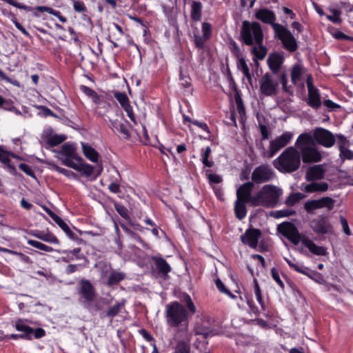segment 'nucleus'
Listing matches in <instances>:
<instances>
[{
  "label": "nucleus",
  "instance_id": "1",
  "mask_svg": "<svg viewBox=\"0 0 353 353\" xmlns=\"http://www.w3.org/2000/svg\"><path fill=\"white\" fill-rule=\"evenodd\" d=\"M263 32L261 24L257 21H244L240 30V41L248 46L256 45L251 50L254 61L263 60L268 53V49L263 44Z\"/></svg>",
  "mask_w": 353,
  "mask_h": 353
},
{
  "label": "nucleus",
  "instance_id": "2",
  "mask_svg": "<svg viewBox=\"0 0 353 353\" xmlns=\"http://www.w3.org/2000/svg\"><path fill=\"white\" fill-rule=\"evenodd\" d=\"M184 300L187 308L176 301L166 305L165 317L168 327L172 328L184 327L185 330L188 328L189 319L196 313V308L189 294L185 295Z\"/></svg>",
  "mask_w": 353,
  "mask_h": 353
},
{
  "label": "nucleus",
  "instance_id": "3",
  "mask_svg": "<svg viewBox=\"0 0 353 353\" xmlns=\"http://www.w3.org/2000/svg\"><path fill=\"white\" fill-rule=\"evenodd\" d=\"M59 154L61 163L68 168H72L79 172L82 176L90 177L94 174V167L84 162L79 156L74 143L66 142L61 145Z\"/></svg>",
  "mask_w": 353,
  "mask_h": 353
},
{
  "label": "nucleus",
  "instance_id": "4",
  "mask_svg": "<svg viewBox=\"0 0 353 353\" xmlns=\"http://www.w3.org/2000/svg\"><path fill=\"white\" fill-rule=\"evenodd\" d=\"M277 230L279 233L294 245H297L301 241L313 254L325 256L327 254L326 248L317 245L306 237L302 238L296 225L291 222L285 221L279 224Z\"/></svg>",
  "mask_w": 353,
  "mask_h": 353
},
{
  "label": "nucleus",
  "instance_id": "5",
  "mask_svg": "<svg viewBox=\"0 0 353 353\" xmlns=\"http://www.w3.org/2000/svg\"><path fill=\"white\" fill-rule=\"evenodd\" d=\"M300 165V152L293 146L287 148L274 161V166L282 173H292L298 170Z\"/></svg>",
  "mask_w": 353,
  "mask_h": 353
},
{
  "label": "nucleus",
  "instance_id": "6",
  "mask_svg": "<svg viewBox=\"0 0 353 353\" xmlns=\"http://www.w3.org/2000/svg\"><path fill=\"white\" fill-rule=\"evenodd\" d=\"M281 194V190L276 186L270 184L265 185L254 194V206L273 208L278 204Z\"/></svg>",
  "mask_w": 353,
  "mask_h": 353
},
{
  "label": "nucleus",
  "instance_id": "7",
  "mask_svg": "<svg viewBox=\"0 0 353 353\" xmlns=\"http://www.w3.org/2000/svg\"><path fill=\"white\" fill-rule=\"evenodd\" d=\"M79 301L84 308L90 310L91 304L97 297V290L92 282L86 279H81L77 287Z\"/></svg>",
  "mask_w": 353,
  "mask_h": 353
},
{
  "label": "nucleus",
  "instance_id": "8",
  "mask_svg": "<svg viewBox=\"0 0 353 353\" xmlns=\"http://www.w3.org/2000/svg\"><path fill=\"white\" fill-rule=\"evenodd\" d=\"M274 31L275 37L282 43L283 48L290 52L298 49L297 42L290 31L281 24H274Z\"/></svg>",
  "mask_w": 353,
  "mask_h": 353
},
{
  "label": "nucleus",
  "instance_id": "9",
  "mask_svg": "<svg viewBox=\"0 0 353 353\" xmlns=\"http://www.w3.org/2000/svg\"><path fill=\"white\" fill-rule=\"evenodd\" d=\"M284 260L294 271L307 276L318 283L321 284L324 282L323 276L320 272L305 267L303 263L298 262L295 259L291 260L286 257L284 258Z\"/></svg>",
  "mask_w": 353,
  "mask_h": 353
},
{
  "label": "nucleus",
  "instance_id": "10",
  "mask_svg": "<svg viewBox=\"0 0 353 353\" xmlns=\"http://www.w3.org/2000/svg\"><path fill=\"white\" fill-rule=\"evenodd\" d=\"M259 90L264 96H275L279 92V81L273 79L270 72H266L259 79Z\"/></svg>",
  "mask_w": 353,
  "mask_h": 353
},
{
  "label": "nucleus",
  "instance_id": "11",
  "mask_svg": "<svg viewBox=\"0 0 353 353\" xmlns=\"http://www.w3.org/2000/svg\"><path fill=\"white\" fill-rule=\"evenodd\" d=\"M312 231L318 235L332 234L334 228L327 216L321 214L313 219L310 223Z\"/></svg>",
  "mask_w": 353,
  "mask_h": 353
},
{
  "label": "nucleus",
  "instance_id": "12",
  "mask_svg": "<svg viewBox=\"0 0 353 353\" xmlns=\"http://www.w3.org/2000/svg\"><path fill=\"white\" fill-rule=\"evenodd\" d=\"M274 177L273 169L267 164L257 166L253 170L251 179L253 184H261L271 181Z\"/></svg>",
  "mask_w": 353,
  "mask_h": 353
},
{
  "label": "nucleus",
  "instance_id": "13",
  "mask_svg": "<svg viewBox=\"0 0 353 353\" xmlns=\"http://www.w3.org/2000/svg\"><path fill=\"white\" fill-rule=\"evenodd\" d=\"M313 137L317 143L325 148H331L336 142L335 137L332 132L321 127L314 130Z\"/></svg>",
  "mask_w": 353,
  "mask_h": 353
},
{
  "label": "nucleus",
  "instance_id": "14",
  "mask_svg": "<svg viewBox=\"0 0 353 353\" xmlns=\"http://www.w3.org/2000/svg\"><path fill=\"white\" fill-rule=\"evenodd\" d=\"M261 234L262 232L259 229L250 227L241 236V241L244 245L249 246L250 248L256 249Z\"/></svg>",
  "mask_w": 353,
  "mask_h": 353
},
{
  "label": "nucleus",
  "instance_id": "15",
  "mask_svg": "<svg viewBox=\"0 0 353 353\" xmlns=\"http://www.w3.org/2000/svg\"><path fill=\"white\" fill-rule=\"evenodd\" d=\"M293 134L285 132L270 143V157H272L279 150L286 146L291 141Z\"/></svg>",
  "mask_w": 353,
  "mask_h": 353
},
{
  "label": "nucleus",
  "instance_id": "16",
  "mask_svg": "<svg viewBox=\"0 0 353 353\" xmlns=\"http://www.w3.org/2000/svg\"><path fill=\"white\" fill-rule=\"evenodd\" d=\"M254 187L253 182L248 181L242 184L236 190V200L247 202L254 206V194L252 195V191Z\"/></svg>",
  "mask_w": 353,
  "mask_h": 353
},
{
  "label": "nucleus",
  "instance_id": "17",
  "mask_svg": "<svg viewBox=\"0 0 353 353\" xmlns=\"http://www.w3.org/2000/svg\"><path fill=\"white\" fill-rule=\"evenodd\" d=\"M299 152L301 158L305 163H318L322 159L321 152L314 145L301 148V151Z\"/></svg>",
  "mask_w": 353,
  "mask_h": 353
},
{
  "label": "nucleus",
  "instance_id": "18",
  "mask_svg": "<svg viewBox=\"0 0 353 353\" xmlns=\"http://www.w3.org/2000/svg\"><path fill=\"white\" fill-rule=\"evenodd\" d=\"M284 62V57L279 52L270 53L267 59L268 66L272 74H278Z\"/></svg>",
  "mask_w": 353,
  "mask_h": 353
},
{
  "label": "nucleus",
  "instance_id": "19",
  "mask_svg": "<svg viewBox=\"0 0 353 353\" xmlns=\"http://www.w3.org/2000/svg\"><path fill=\"white\" fill-rule=\"evenodd\" d=\"M194 330L195 335L201 336L203 339L214 335V329L212 323L205 319L196 324Z\"/></svg>",
  "mask_w": 353,
  "mask_h": 353
},
{
  "label": "nucleus",
  "instance_id": "20",
  "mask_svg": "<svg viewBox=\"0 0 353 353\" xmlns=\"http://www.w3.org/2000/svg\"><path fill=\"white\" fill-rule=\"evenodd\" d=\"M152 261L155 265L156 270H157L158 274L164 279L168 277V274L172 270L170 265L161 256H152Z\"/></svg>",
  "mask_w": 353,
  "mask_h": 353
},
{
  "label": "nucleus",
  "instance_id": "21",
  "mask_svg": "<svg viewBox=\"0 0 353 353\" xmlns=\"http://www.w3.org/2000/svg\"><path fill=\"white\" fill-rule=\"evenodd\" d=\"M255 17L265 23L270 24L273 29L274 24H279L274 22L276 21L274 12L267 8H261L257 10L255 13Z\"/></svg>",
  "mask_w": 353,
  "mask_h": 353
},
{
  "label": "nucleus",
  "instance_id": "22",
  "mask_svg": "<svg viewBox=\"0 0 353 353\" xmlns=\"http://www.w3.org/2000/svg\"><path fill=\"white\" fill-rule=\"evenodd\" d=\"M325 176V170L322 165H314L306 172L305 179L307 181H316L321 180Z\"/></svg>",
  "mask_w": 353,
  "mask_h": 353
},
{
  "label": "nucleus",
  "instance_id": "23",
  "mask_svg": "<svg viewBox=\"0 0 353 353\" xmlns=\"http://www.w3.org/2000/svg\"><path fill=\"white\" fill-rule=\"evenodd\" d=\"M110 127L114 132H118L121 134V138L125 140L130 139L131 133L125 123L119 121L118 119L110 120Z\"/></svg>",
  "mask_w": 353,
  "mask_h": 353
},
{
  "label": "nucleus",
  "instance_id": "24",
  "mask_svg": "<svg viewBox=\"0 0 353 353\" xmlns=\"http://www.w3.org/2000/svg\"><path fill=\"white\" fill-rule=\"evenodd\" d=\"M307 91L308 95L307 98L305 99L306 103L314 110L319 109L322 105L319 90L318 88H315Z\"/></svg>",
  "mask_w": 353,
  "mask_h": 353
},
{
  "label": "nucleus",
  "instance_id": "25",
  "mask_svg": "<svg viewBox=\"0 0 353 353\" xmlns=\"http://www.w3.org/2000/svg\"><path fill=\"white\" fill-rule=\"evenodd\" d=\"M305 185L303 190L307 193L324 192L329 188V184L326 182L310 181Z\"/></svg>",
  "mask_w": 353,
  "mask_h": 353
},
{
  "label": "nucleus",
  "instance_id": "26",
  "mask_svg": "<svg viewBox=\"0 0 353 353\" xmlns=\"http://www.w3.org/2000/svg\"><path fill=\"white\" fill-rule=\"evenodd\" d=\"M82 152L90 161L97 163L99 160V152L88 143H81Z\"/></svg>",
  "mask_w": 353,
  "mask_h": 353
},
{
  "label": "nucleus",
  "instance_id": "27",
  "mask_svg": "<svg viewBox=\"0 0 353 353\" xmlns=\"http://www.w3.org/2000/svg\"><path fill=\"white\" fill-rule=\"evenodd\" d=\"M314 137H312L309 133L304 132L301 134L296 142L295 145L299 151H301V148H307L314 145Z\"/></svg>",
  "mask_w": 353,
  "mask_h": 353
},
{
  "label": "nucleus",
  "instance_id": "28",
  "mask_svg": "<svg viewBox=\"0 0 353 353\" xmlns=\"http://www.w3.org/2000/svg\"><path fill=\"white\" fill-rule=\"evenodd\" d=\"M125 300L121 302H117L114 305L109 307L105 312L101 314V318H110L112 319L117 316L125 305Z\"/></svg>",
  "mask_w": 353,
  "mask_h": 353
},
{
  "label": "nucleus",
  "instance_id": "29",
  "mask_svg": "<svg viewBox=\"0 0 353 353\" xmlns=\"http://www.w3.org/2000/svg\"><path fill=\"white\" fill-rule=\"evenodd\" d=\"M202 3L199 1H192L190 4V18L193 22H198L202 17Z\"/></svg>",
  "mask_w": 353,
  "mask_h": 353
},
{
  "label": "nucleus",
  "instance_id": "30",
  "mask_svg": "<svg viewBox=\"0 0 353 353\" xmlns=\"http://www.w3.org/2000/svg\"><path fill=\"white\" fill-rule=\"evenodd\" d=\"M15 329L22 332L25 340H32L33 328L26 325L23 320L18 319L14 325Z\"/></svg>",
  "mask_w": 353,
  "mask_h": 353
},
{
  "label": "nucleus",
  "instance_id": "31",
  "mask_svg": "<svg viewBox=\"0 0 353 353\" xmlns=\"http://www.w3.org/2000/svg\"><path fill=\"white\" fill-rule=\"evenodd\" d=\"M79 90L88 97L90 98L94 104L97 105L101 104L102 97L99 95L95 90L85 85H81L79 86Z\"/></svg>",
  "mask_w": 353,
  "mask_h": 353
},
{
  "label": "nucleus",
  "instance_id": "32",
  "mask_svg": "<svg viewBox=\"0 0 353 353\" xmlns=\"http://www.w3.org/2000/svg\"><path fill=\"white\" fill-rule=\"evenodd\" d=\"M32 235L37 239L43 241L47 243L58 244L59 243V239L52 233L48 232L44 233L39 230H36Z\"/></svg>",
  "mask_w": 353,
  "mask_h": 353
},
{
  "label": "nucleus",
  "instance_id": "33",
  "mask_svg": "<svg viewBox=\"0 0 353 353\" xmlns=\"http://www.w3.org/2000/svg\"><path fill=\"white\" fill-rule=\"evenodd\" d=\"M247 202H243L241 201L236 200L234 204V213L236 217L239 220L243 219L247 214V208H246Z\"/></svg>",
  "mask_w": 353,
  "mask_h": 353
},
{
  "label": "nucleus",
  "instance_id": "34",
  "mask_svg": "<svg viewBox=\"0 0 353 353\" xmlns=\"http://www.w3.org/2000/svg\"><path fill=\"white\" fill-rule=\"evenodd\" d=\"M253 283H254V293L255 294L256 299L257 302L259 303L261 310L263 312H266L267 306L265 303L264 299H263L262 292H261V288L259 286V284L258 283V281L256 279H254L253 281Z\"/></svg>",
  "mask_w": 353,
  "mask_h": 353
},
{
  "label": "nucleus",
  "instance_id": "35",
  "mask_svg": "<svg viewBox=\"0 0 353 353\" xmlns=\"http://www.w3.org/2000/svg\"><path fill=\"white\" fill-rule=\"evenodd\" d=\"M125 277V274L121 272L113 271L110 273L107 281L108 286H114L119 284Z\"/></svg>",
  "mask_w": 353,
  "mask_h": 353
},
{
  "label": "nucleus",
  "instance_id": "36",
  "mask_svg": "<svg viewBox=\"0 0 353 353\" xmlns=\"http://www.w3.org/2000/svg\"><path fill=\"white\" fill-rule=\"evenodd\" d=\"M303 66L301 64H294L291 69V81L292 84L296 85L301 80V77L303 73Z\"/></svg>",
  "mask_w": 353,
  "mask_h": 353
},
{
  "label": "nucleus",
  "instance_id": "37",
  "mask_svg": "<svg viewBox=\"0 0 353 353\" xmlns=\"http://www.w3.org/2000/svg\"><path fill=\"white\" fill-rule=\"evenodd\" d=\"M66 139L65 135L62 134H49L44 139L48 145L51 147L57 146L63 143Z\"/></svg>",
  "mask_w": 353,
  "mask_h": 353
},
{
  "label": "nucleus",
  "instance_id": "38",
  "mask_svg": "<svg viewBox=\"0 0 353 353\" xmlns=\"http://www.w3.org/2000/svg\"><path fill=\"white\" fill-rule=\"evenodd\" d=\"M236 66L237 68L243 72V75L249 81L252 80V74L250 72V69L247 65L245 59L241 56L239 58H236Z\"/></svg>",
  "mask_w": 353,
  "mask_h": 353
},
{
  "label": "nucleus",
  "instance_id": "39",
  "mask_svg": "<svg viewBox=\"0 0 353 353\" xmlns=\"http://www.w3.org/2000/svg\"><path fill=\"white\" fill-rule=\"evenodd\" d=\"M274 75L276 76V79L275 81H278L279 84H281L283 91L285 93H290V86L288 85V80L286 71H281L280 72L278 73V74Z\"/></svg>",
  "mask_w": 353,
  "mask_h": 353
},
{
  "label": "nucleus",
  "instance_id": "40",
  "mask_svg": "<svg viewBox=\"0 0 353 353\" xmlns=\"http://www.w3.org/2000/svg\"><path fill=\"white\" fill-rule=\"evenodd\" d=\"M319 209L326 208L328 211H331L334 208L336 201L330 196H323L317 199Z\"/></svg>",
  "mask_w": 353,
  "mask_h": 353
},
{
  "label": "nucleus",
  "instance_id": "41",
  "mask_svg": "<svg viewBox=\"0 0 353 353\" xmlns=\"http://www.w3.org/2000/svg\"><path fill=\"white\" fill-rule=\"evenodd\" d=\"M120 225L122 229L134 241H136L137 243H140L143 246H145L146 245L142 237L139 234L134 232V231L128 228L124 223H121Z\"/></svg>",
  "mask_w": 353,
  "mask_h": 353
},
{
  "label": "nucleus",
  "instance_id": "42",
  "mask_svg": "<svg viewBox=\"0 0 353 353\" xmlns=\"http://www.w3.org/2000/svg\"><path fill=\"white\" fill-rule=\"evenodd\" d=\"M73 9L76 12L81 13L83 19H85L88 12V8L83 1H74Z\"/></svg>",
  "mask_w": 353,
  "mask_h": 353
},
{
  "label": "nucleus",
  "instance_id": "43",
  "mask_svg": "<svg viewBox=\"0 0 353 353\" xmlns=\"http://www.w3.org/2000/svg\"><path fill=\"white\" fill-rule=\"evenodd\" d=\"M46 212L50 216V218L63 230V231L68 226V224L59 216H58L51 210L47 208Z\"/></svg>",
  "mask_w": 353,
  "mask_h": 353
},
{
  "label": "nucleus",
  "instance_id": "44",
  "mask_svg": "<svg viewBox=\"0 0 353 353\" xmlns=\"http://www.w3.org/2000/svg\"><path fill=\"white\" fill-rule=\"evenodd\" d=\"M27 243L28 245L44 252H52L54 251V249L52 247L35 240L28 239Z\"/></svg>",
  "mask_w": 353,
  "mask_h": 353
},
{
  "label": "nucleus",
  "instance_id": "45",
  "mask_svg": "<svg viewBox=\"0 0 353 353\" xmlns=\"http://www.w3.org/2000/svg\"><path fill=\"white\" fill-rule=\"evenodd\" d=\"M211 152L212 150L210 146L204 149L201 161L205 167L212 168L214 164L213 161L209 160Z\"/></svg>",
  "mask_w": 353,
  "mask_h": 353
},
{
  "label": "nucleus",
  "instance_id": "46",
  "mask_svg": "<svg viewBox=\"0 0 353 353\" xmlns=\"http://www.w3.org/2000/svg\"><path fill=\"white\" fill-rule=\"evenodd\" d=\"M114 207L117 212V213L123 217L124 219L128 221L130 219V216L128 213V209L123 205L117 203V201H114Z\"/></svg>",
  "mask_w": 353,
  "mask_h": 353
},
{
  "label": "nucleus",
  "instance_id": "47",
  "mask_svg": "<svg viewBox=\"0 0 353 353\" xmlns=\"http://www.w3.org/2000/svg\"><path fill=\"white\" fill-rule=\"evenodd\" d=\"M114 97L119 103L121 108L130 103V100L125 92L116 91L114 92Z\"/></svg>",
  "mask_w": 353,
  "mask_h": 353
},
{
  "label": "nucleus",
  "instance_id": "48",
  "mask_svg": "<svg viewBox=\"0 0 353 353\" xmlns=\"http://www.w3.org/2000/svg\"><path fill=\"white\" fill-rule=\"evenodd\" d=\"M330 12L333 15H327L326 18L334 24H341L342 23V19L340 17L341 14V11L337 9H331Z\"/></svg>",
  "mask_w": 353,
  "mask_h": 353
},
{
  "label": "nucleus",
  "instance_id": "49",
  "mask_svg": "<svg viewBox=\"0 0 353 353\" xmlns=\"http://www.w3.org/2000/svg\"><path fill=\"white\" fill-rule=\"evenodd\" d=\"M234 98L236 104V110L240 116L243 117L245 115V109L243 105V100L237 91L236 93L235 94Z\"/></svg>",
  "mask_w": 353,
  "mask_h": 353
},
{
  "label": "nucleus",
  "instance_id": "50",
  "mask_svg": "<svg viewBox=\"0 0 353 353\" xmlns=\"http://www.w3.org/2000/svg\"><path fill=\"white\" fill-rule=\"evenodd\" d=\"M302 198L303 195L301 193H291L286 199L285 204L288 206H294Z\"/></svg>",
  "mask_w": 353,
  "mask_h": 353
},
{
  "label": "nucleus",
  "instance_id": "51",
  "mask_svg": "<svg viewBox=\"0 0 353 353\" xmlns=\"http://www.w3.org/2000/svg\"><path fill=\"white\" fill-rule=\"evenodd\" d=\"M304 209L308 214H312L314 210L319 209L317 199L307 201L304 204Z\"/></svg>",
  "mask_w": 353,
  "mask_h": 353
},
{
  "label": "nucleus",
  "instance_id": "52",
  "mask_svg": "<svg viewBox=\"0 0 353 353\" xmlns=\"http://www.w3.org/2000/svg\"><path fill=\"white\" fill-rule=\"evenodd\" d=\"M52 169L54 170L57 171V172L63 174L64 176H67L68 178H76L77 177V174L74 172L67 170L65 168H61L57 165L53 164Z\"/></svg>",
  "mask_w": 353,
  "mask_h": 353
},
{
  "label": "nucleus",
  "instance_id": "53",
  "mask_svg": "<svg viewBox=\"0 0 353 353\" xmlns=\"http://www.w3.org/2000/svg\"><path fill=\"white\" fill-rule=\"evenodd\" d=\"M247 304L249 307V314L250 315H254L255 317L260 316V310L258 307L254 304V301L251 299H247Z\"/></svg>",
  "mask_w": 353,
  "mask_h": 353
},
{
  "label": "nucleus",
  "instance_id": "54",
  "mask_svg": "<svg viewBox=\"0 0 353 353\" xmlns=\"http://www.w3.org/2000/svg\"><path fill=\"white\" fill-rule=\"evenodd\" d=\"M203 37L209 40L212 37V27L208 22H203L201 26Z\"/></svg>",
  "mask_w": 353,
  "mask_h": 353
},
{
  "label": "nucleus",
  "instance_id": "55",
  "mask_svg": "<svg viewBox=\"0 0 353 353\" xmlns=\"http://www.w3.org/2000/svg\"><path fill=\"white\" fill-rule=\"evenodd\" d=\"M205 174L210 183H220L223 181V179L220 175L211 173L210 170L205 171Z\"/></svg>",
  "mask_w": 353,
  "mask_h": 353
},
{
  "label": "nucleus",
  "instance_id": "56",
  "mask_svg": "<svg viewBox=\"0 0 353 353\" xmlns=\"http://www.w3.org/2000/svg\"><path fill=\"white\" fill-rule=\"evenodd\" d=\"M112 26L117 32H112L111 36L115 41H119L124 35V31L122 27L116 23H113Z\"/></svg>",
  "mask_w": 353,
  "mask_h": 353
},
{
  "label": "nucleus",
  "instance_id": "57",
  "mask_svg": "<svg viewBox=\"0 0 353 353\" xmlns=\"http://www.w3.org/2000/svg\"><path fill=\"white\" fill-rule=\"evenodd\" d=\"M339 157L342 161L344 160H352L353 159V151L345 148L339 150Z\"/></svg>",
  "mask_w": 353,
  "mask_h": 353
},
{
  "label": "nucleus",
  "instance_id": "58",
  "mask_svg": "<svg viewBox=\"0 0 353 353\" xmlns=\"http://www.w3.org/2000/svg\"><path fill=\"white\" fill-rule=\"evenodd\" d=\"M175 353H190V347L185 342H179L176 345Z\"/></svg>",
  "mask_w": 353,
  "mask_h": 353
},
{
  "label": "nucleus",
  "instance_id": "59",
  "mask_svg": "<svg viewBox=\"0 0 353 353\" xmlns=\"http://www.w3.org/2000/svg\"><path fill=\"white\" fill-rule=\"evenodd\" d=\"M206 41H208V39L203 36L194 35V43L195 45V47L199 49L202 50L204 48L205 43Z\"/></svg>",
  "mask_w": 353,
  "mask_h": 353
},
{
  "label": "nucleus",
  "instance_id": "60",
  "mask_svg": "<svg viewBox=\"0 0 353 353\" xmlns=\"http://www.w3.org/2000/svg\"><path fill=\"white\" fill-rule=\"evenodd\" d=\"M271 275H272V279L281 287V288L284 289V288H285L284 283L281 279V278L279 276V272L275 268H272L271 269Z\"/></svg>",
  "mask_w": 353,
  "mask_h": 353
},
{
  "label": "nucleus",
  "instance_id": "61",
  "mask_svg": "<svg viewBox=\"0 0 353 353\" xmlns=\"http://www.w3.org/2000/svg\"><path fill=\"white\" fill-rule=\"evenodd\" d=\"M125 112L127 113L128 117L134 123H137L136 117L133 111L132 106L130 105V102L122 108Z\"/></svg>",
  "mask_w": 353,
  "mask_h": 353
},
{
  "label": "nucleus",
  "instance_id": "62",
  "mask_svg": "<svg viewBox=\"0 0 353 353\" xmlns=\"http://www.w3.org/2000/svg\"><path fill=\"white\" fill-rule=\"evenodd\" d=\"M230 45H231L230 51H231L232 55L234 56V57H235L236 59V58H239L240 57H241V50H240V48L239 47V46L237 45V43L234 41H232L230 43Z\"/></svg>",
  "mask_w": 353,
  "mask_h": 353
},
{
  "label": "nucleus",
  "instance_id": "63",
  "mask_svg": "<svg viewBox=\"0 0 353 353\" xmlns=\"http://www.w3.org/2000/svg\"><path fill=\"white\" fill-rule=\"evenodd\" d=\"M9 157L10 152L3 150L0 147V161L6 165H9L10 162Z\"/></svg>",
  "mask_w": 353,
  "mask_h": 353
},
{
  "label": "nucleus",
  "instance_id": "64",
  "mask_svg": "<svg viewBox=\"0 0 353 353\" xmlns=\"http://www.w3.org/2000/svg\"><path fill=\"white\" fill-rule=\"evenodd\" d=\"M274 214V217L276 218H281V217H285V216H289L291 215H294L295 214V211L291 210H278L276 211Z\"/></svg>",
  "mask_w": 353,
  "mask_h": 353
}]
</instances>
